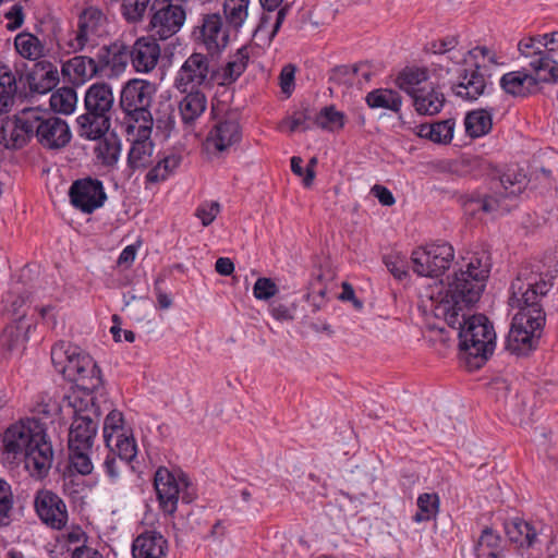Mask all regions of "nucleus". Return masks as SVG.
<instances>
[{"instance_id": "1", "label": "nucleus", "mask_w": 558, "mask_h": 558, "mask_svg": "<svg viewBox=\"0 0 558 558\" xmlns=\"http://www.w3.org/2000/svg\"><path fill=\"white\" fill-rule=\"evenodd\" d=\"M550 271L521 270L510 286L509 305L518 308L506 340V350L518 356L536 350L546 324L545 304L555 294Z\"/></svg>"}, {"instance_id": "2", "label": "nucleus", "mask_w": 558, "mask_h": 558, "mask_svg": "<svg viewBox=\"0 0 558 558\" xmlns=\"http://www.w3.org/2000/svg\"><path fill=\"white\" fill-rule=\"evenodd\" d=\"M471 306L445 299L436 306L435 315L444 317L450 328L458 330L459 349L468 368L478 369L495 351L496 332L485 315L466 316L464 310Z\"/></svg>"}, {"instance_id": "3", "label": "nucleus", "mask_w": 558, "mask_h": 558, "mask_svg": "<svg viewBox=\"0 0 558 558\" xmlns=\"http://www.w3.org/2000/svg\"><path fill=\"white\" fill-rule=\"evenodd\" d=\"M8 459L23 460L33 477L44 478L52 464L53 450L45 425L36 418L21 420L10 425L3 435Z\"/></svg>"}, {"instance_id": "4", "label": "nucleus", "mask_w": 558, "mask_h": 558, "mask_svg": "<svg viewBox=\"0 0 558 558\" xmlns=\"http://www.w3.org/2000/svg\"><path fill=\"white\" fill-rule=\"evenodd\" d=\"M34 136L45 148L60 149L70 143L72 135L68 123L51 111L25 108L14 117L8 147L22 148Z\"/></svg>"}, {"instance_id": "5", "label": "nucleus", "mask_w": 558, "mask_h": 558, "mask_svg": "<svg viewBox=\"0 0 558 558\" xmlns=\"http://www.w3.org/2000/svg\"><path fill=\"white\" fill-rule=\"evenodd\" d=\"M51 362L57 372L83 391V396H94V391L102 386L99 366L77 345L65 341L57 342L51 348Z\"/></svg>"}, {"instance_id": "6", "label": "nucleus", "mask_w": 558, "mask_h": 558, "mask_svg": "<svg viewBox=\"0 0 558 558\" xmlns=\"http://www.w3.org/2000/svg\"><path fill=\"white\" fill-rule=\"evenodd\" d=\"M492 256L485 250L472 252L465 269L456 271L448 283L445 299L454 300L456 304L474 305L478 302L492 270Z\"/></svg>"}, {"instance_id": "7", "label": "nucleus", "mask_w": 558, "mask_h": 558, "mask_svg": "<svg viewBox=\"0 0 558 558\" xmlns=\"http://www.w3.org/2000/svg\"><path fill=\"white\" fill-rule=\"evenodd\" d=\"M113 102L112 88L108 83L92 84L84 97L86 112L76 119L78 135L88 141L101 140L111 125Z\"/></svg>"}, {"instance_id": "8", "label": "nucleus", "mask_w": 558, "mask_h": 558, "mask_svg": "<svg viewBox=\"0 0 558 558\" xmlns=\"http://www.w3.org/2000/svg\"><path fill=\"white\" fill-rule=\"evenodd\" d=\"M526 177L514 169H507L497 178L492 179V194H472L465 202L466 210L472 214L483 211L486 214L508 213L509 206L505 199L519 196L525 189Z\"/></svg>"}, {"instance_id": "9", "label": "nucleus", "mask_w": 558, "mask_h": 558, "mask_svg": "<svg viewBox=\"0 0 558 558\" xmlns=\"http://www.w3.org/2000/svg\"><path fill=\"white\" fill-rule=\"evenodd\" d=\"M69 405L73 409V422L69 430V449L92 450L102 414L96 397L72 395Z\"/></svg>"}, {"instance_id": "10", "label": "nucleus", "mask_w": 558, "mask_h": 558, "mask_svg": "<svg viewBox=\"0 0 558 558\" xmlns=\"http://www.w3.org/2000/svg\"><path fill=\"white\" fill-rule=\"evenodd\" d=\"M154 487L160 509L168 514H173L178 508V501L191 504L195 497V488L189 476L181 472L175 475L167 468L157 469L154 477Z\"/></svg>"}, {"instance_id": "11", "label": "nucleus", "mask_w": 558, "mask_h": 558, "mask_svg": "<svg viewBox=\"0 0 558 558\" xmlns=\"http://www.w3.org/2000/svg\"><path fill=\"white\" fill-rule=\"evenodd\" d=\"M155 93V85L144 80H131L123 86L120 107L125 113L126 124L154 125L150 107Z\"/></svg>"}, {"instance_id": "12", "label": "nucleus", "mask_w": 558, "mask_h": 558, "mask_svg": "<svg viewBox=\"0 0 558 558\" xmlns=\"http://www.w3.org/2000/svg\"><path fill=\"white\" fill-rule=\"evenodd\" d=\"M210 54L193 52L181 65L174 80V86L179 92L193 88H211L218 80V69L211 64Z\"/></svg>"}, {"instance_id": "13", "label": "nucleus", "mask_w": 558, "mask_h": 558, "mask_svg": "<svg viewBox=\"0 0 558 558\" xmlns=\"http://www.w3.org/2000/svg\"><path fill=\"white\" fill-rule=\"evenodd\" d=\"M454 257V250L448 242L426 244L413 250L412 269L421 277L438 278L449 269Z\"/></svg>"}, {"instance_id": "14", "label": "nucleus", "mask_w": 558, "mask_h": 558, "mask_svg": "<svg viewBox=\"0 0 558 558\" xmlns=\"http://www.w3.org/2000/svg\"><path fill=\"white\" fill-rule=\"evenodd\" d=\"M457 74V82L451 84V92L463 100L475 101L494 90L493 83L489 82L490 74H486L477 62L459 68Z\"/></svg>"}, {"instance_id": "15", "label": "nucleus", "mask_w": 558, "mask_h": 558, "mask_svg": "<svg viewBox=\"0 0 558 558\" xmlns=\"http://www.w3.org/2000/svg\"><path fill=\"white\" fill-rule=\"evenodd\" d=\"M150 10L154 12L149 22L150 31L162 40L177 34L186 17L183 7L173 3V0H154Z\"/></svg>"}, {"instance_id": "16", "label": "nucleus", "mask_w": 558, "mask_h": 558, "mask_svg": "<svg viewBox=\"0 0 558 558\" xmlns=\"http://www.w3.org/2000/svg\"><path fill=\"white\" fill-rule=\"evenodd\" d=\"M71 204L84 214H93L107 201L104 184L95 178L78 179L69 190Z\"/></svg>"}, {"instance_id": "17", "label": "nucleus", "mask_w": 558, "mask_h": 558, "mask_svg": "<svg viewBox=\"0 0 558 558\" xmlns=\"http://www.w3.org/2000/svg\"><path fill=\"white\" fill-rule=\"evenodd\" d=\"M34 508L40 521L48 527L61 531L66 526L69 520L66 505L52 490H37L34 498Z\"/></svg>"}, {"instance_id": "18", "label": "nucleus", "mask_w": 558, "mask_h": 558, "mask_svg": "<svg viewBox=\"0 0 558 558\" xmlns=\"http://www.w3.org/2000/svg\"><path fill=\"white\" fill-rule=\"evenodd\" d=\"M543 529L542 522L526 521L519 517L504 521V531L508 541L520 550L538 548L542 544Z\"/></svg>"}, {"instance_id": "19", "label": "nucleus", "mask_w": 558, "mask_h": 558, "mask_svg": "<svg viewBox=\"0 0 558 558\" xmlns=\"http://www.w3.org/2000/svg\"><path fill=\"white\" fill-rule=\"evenodd\" d=\"M197 39L205 46L210 57L219 54L228 46L230 40L228 25L225 27L219 13H208L202 16L197 26Z\"/></svg>"}, {"instance_id": "20", "label": "nucleus", "mask_w": 558, "mask_h": 558, "mask_svg": "<svg viewBox=\"0 0 558 558\" xmlns=\"http://www.w3.org/2000/svg\"><path fill=\"white\" fill-rule=\"evenodd\" d=\"M154 125H135L129 123L125 125L128 135H132L133 143L128 155V165L131 169H143L151 162V155L154 144L150 141V135Z\"/></svg>"}, {"instance_id": "21", "label": "nucleus", "mask_w": 558, "mask_h": 558, "mask_svg": "<svg viewBox=\"0 0 558 558\" xmlns=\"http://www.w3.org/2000/svg\"><path fill=\"white\" fill-rule=\"evenodd\" d=\"M129 62V46L122 40L105 45L97 51V64L101 68L102 75L119 76L125 71Z\"/></svg>"}, {"instance_id": "22", "label": "nucleus", "mask_w": 558, "mask_h": 558, "mask_svg": "<svg viewBox=\"0 0 558 558\" xmlns=\"http://www.w3.org/2000/svg\"><path fill=\"white\" fill-rule=\"evenodd\" d=\"M104 21L105 16L99 9L94 7L85 9L78 17L75 36L69 41V47L72 51H82L89 43L90 37L100 36V28Z\"/></svg>"}, {"instance_id": "23", "label": "nucleus", "mask_w": 558, "mask_h": 558, "mask_svg": "<svg viewBox=\"0 0 558 558\" xmlns=\"http://www.w3.org/2000/svg\"><path fill=\"white\" fill-rule=\"evenodd\" d=\"M130 62L136 72L148 73L157 64L160 47L155 38L141 37L129 46Z\"/></svg>"}, {"instance_id": "24", "label": "nucleus", "mask_w": 558, "mask_h": 558, "mask_svg": "<svg viewBox=\"0 0 558 558\" xmlns=\"http://www.w3.org/2000/svg\"><path fill=\"white\" fill-rule=\"evenodd\" d=\"M168 541L158 531H144L132 543L133 558H167Z\"/></svg>"}, {"instance_id": "25", "label": "nucleus", "mask_w": 558, "mask_h": 558, "mask_svg": "<svg viewBox=\"0 0 558 558\" xmlns=\"http://www.w3.org/2000/svg\"><path fill=\"white\" fill-rule=\"evenodd\" d=\"M241 138L242 129L234 114L225 116L215 124L208 135V141H210L214 147L219 151L228 149L239 143Z\"/></svg>"}, {"instance_id": "26", "label": "nucleus", "mask_w": 558, "mask_h": 558, "mask_svg": "<svg viewBox=\"0 0 558 558\" xmlns=\"http://www.w3.org/2000/svg\"><path fill=\"white\" fill-rule=\"evenodd\" d=\"M26 83L32 93L46 94L59 83L58 69L49 61H38L26 73Z\"/></svg>"}, {"instance_id": "27", "label": "nucleus", "mask_w": 558, "mask_h": 558, "mask_svg": "<svg viewBox=\"0 0 558 558\" xmlns=\"http://www.w3.org/2000/svg\"><path fill=\"white\" fill-rule=\"evenodd\" d=\"M63 76L76 85L84 84L94 76L102 75L101 68L97 64V57L75 56L62 64Z\"/></svg>"}, {"instance_id": "28", "label": "nucleus", "mask_w": 558, "mask_h": 558, "mask_svg": "<svg viewBox=\"0 0 558 558\" xmlns=\"http://www.w3.org/2000/svg\"><path fill=\"white\" fill-rule=\"evenodd\" d=\"M259 3L264 13L259 19L258 25L255 29V35L267 28L271 20L270 13L276 11L275 23L272 25V29L268 34V41L270 43L279 33L287 15L292 9V3L284 2V0H259Z\"/></svg>"}, {"instance_id": "29", "label": "nucleus", "mask_w": 558, "mask_h": 558, "mask_svg": "<svg viewBox=\"0 0 558 558\" xmlns=\"http://www.w3.org/2000/svg\"><path fill=\"white\" fill-rule=\"evenodd\" d=\"M501 89L513 97H527L538 92L536 80L525 69L505 73L500 78Z\"/></svg>"}, {"instance_id": "30", "label": "nucleus", "mask_w": 558, "mask_h": 558, "mask_svg": "<svg viewBox=\"0 0 558 558\" xmlns=\"http://www.w3.org/2000/svg\"><path fill=\"white\" fill-rule=\"evenodd\" d=\"M32 324L23 323V315L13 324L8 325L0 335V352L9 355L24 348L28 340Z\"/></svg>"}, {"instance_id": "31", "label": "nucleus", "mask_w": 558, "mask_h": 558, "mask_svg": "<svg viewBox=\"0 0 558 558\" xmlns=\"http://www.w3.org/2000/svg\"><path fill=\"white\" fill-rule=\"evenodd\" d=\"M529 65L533 71L537 87L539 83H556L558 81V62L550 57L549 51L541 50L537 47L533 51Z\"/></svg>"}, {"instance_id": "32", "label": "nucleus", "mask_w": 558, "mask_h": 558, "mask_svg": "<svg viewBox=\"0 0 558 558\" xmlns=\"http://www.w3.org/2000/svg\"><path fill=\"white\" fill-rule=\"evenodd\" d=\"M498 110V106H487L469 111L464 118L466 134L472 138L488 134L493 128V114Z\"/></svg>"}, {"instance_id": "33", "label": "nucleus", "mask_w": 558, "mask_h": 558, "mask_svg": "<svg viewBox=\"0 0 558 558\" xmlns=\"http://www.w3.org/2000/svg\"><path fill=\"white\" fill-rule=\"evenodd\" d=\"M180 101L179 110L184 123H193L207 108V97L199 88H193L186 92Z\"/></svg>"}, {"instance_id": "34", "label": "nucleus", "mask_w": 558, "mask_h": 558, "mask_svg": "<svg viewBox=\"0 0 558 558\" xmlns=\"http://www.w3.org/2000/svg\"><path fill=\"white\" fill-rule=\"evenodd\" d=\"M505 545L502 537L492 527L483 529L475 553L478 558H505Z\"/></svg>"}, {"instance_id": "35", "label": "nucleus", "mask_w": 558, "mask_h": 558, "mask_svg": "<svg viewBox=\"0 0 558 558\" xmlns=\"http://www.w3.org/2000/svg\"><path fill=\"white\" fill-rule=\"evenodd\" d=\"M17 80L9 65L0 62V111L9 113L15 104Z\"/></svg>"}, {"instance_id": "36", "label": "nucleus", "mask_w": 558, "mask_h": 558, "mask_svg": "<svg viewBox=\"0 0 558 558\" xmlns=\"http://www.w3.org/2000/svg\"><path fill=\"white\" fill-rule=\"evenodd\" d=\"M413 99V106L421 116H434L440 112L445 105V96L435 88L426 89L422 87Z\"/></svg>"}, {"instance_id": "37", "label": "nucleus", "mask_w": 558, "mask_h": 558, "mask_svg": "<svg viewBox=\"0 0 558 558\" xmlns=\"http://www.w3.org/2000/svg\"><path fill=\"white\" fill-rule=\"evenodd\" d=\"M250 52L247 46L239 48L222 69L221 75H218L221 78V81H218V84L227 86L234 83L245 72Z\"/></svg>"}, {"instance_id": "38", "label": "nucleus", "mask_w": 558, "mask_h": 558, "mask_svg": "<svg viewBox=\"0 0 558 558\" xmlns=\"http://www.w3.org/2000/svg\"><path fill=\"white\" fill-rule=\"evenodd\" d=\"M365 101L372 109L383 108L396 113L400 112L402 106L401 95L390 88H377L369 92L365 97Z\"/></svg>"}, {"instance_id": "39", "label": "nucleus", "mask_w": 558, "mask_h": 558, "mask_svg": "<svg viewBox=\"0 0 558 558\" xmlns=\"http://www.w3.org/2000/svg\"><path fill=\"white\" fill-rule=\"evenodd\" d=\"M454 120L447 119L432 124H421L417 135L434 143L448 144L453 137Z\"/></svg>"}, {"instance_id": "40", "label": "nucleus", "mask_w": 558, "mask_h": 558, "mask_svg": "<svg viewBox=\"0 0 558 558\" xmlns=\"http://www.w3.org/2000/svg\"><path fill=\"white\" fill-rule=\"evenodd\" d=\"M14 47L16 52L24 59L37 61L45 56V45L35 35L22 32L15 36Z\"/></svg>"}, {"instance_id": "41", "label": "nucleus", "mask_w": 558, "mask_h": 558, "mask_svg": "<svg viewBox=\"0 0 558 558\" xmlns=\"http://www.w3.org/2000/svg\"><path fill=\"white\" fill-rule=\"evenodd\" d=\"M428 78L427 71L421 68H405L397 78L396 84L405 92L411 98L422 88L418 85Z\"/></svg>"}, {"instance_id": "42", "label": "nucleus", "mask_w": 558, "mask_h": 558, "mask_svg": "<svg viewBox=\"0 0 558 558\" xmlns=\"http://www.w3.org/2000/svg\"><path fill=\"white\" fill-rule=\"evenodd\" d=\"M250 2L251 0H225L223 14L228 27L239 32L248 16Z\"/></svg>"}, {"instance_id": "43", "label": "nucleus", "mask_w": 558, "mask_h": 558, "mask_svg": "<svg viewBox=\"0 0 558 558\" xmlns=\"http://www.w3.org/2000/svg\"><path fill=\"white\" fill-rule=\"evenodd\" d=\"M77 102L76 92L73 87H61L50 96L52 113L70 114Z\"/></svg>"}, {"instance_id": "44", "label": "nucleus", "mask_w": 558, "mask_h": 558, "mask_svg": "<svg viewBox=\"0 0 558 558\" xmlns=\"http://www.w3.org/2000/svg\"><path fill=\"white\" fill-rule=\"evenodd\" d=\"M129 430L124 426V417L122 412L113 409L111 410L104 422V440L106 447L109 450H113V440L122 433H128Z\"/></svg>"}, {"instance_id": "45", "label": "nucleus", "mask_w": 558, "mask_h": 558, "mask_svg": "<svg viewBox=\"0 0 558 558\" xmlns=\"http://www.w3.org/2000/svg\"><path fill=\"white\" fill-rule=\"evenodd\" d=\"M315 125L329 132L339 131L344 126V113L333 105L326 106L315 113Z\"/></svg>"}, {"instance_id": "46", "label": "nucleus", "mask_w": 558, "mask_h": 558, "mask_svg": "<svg viewBox=\"0 0 558 558\" xmlns=\"http://www.w3.org/2000/svg\"><path fill=\"white\" fill-rule=\"evenodd\" d=\"M417 512L413 515L414 522H424L434 519L439 509V497L437 494L424 493L417 498Z\"/></svg>"}, {"instance_id": "47", "label": "nucleus", "mask_w": 558, "mask_h": 558, "mask_svg": "<svg viewBox=\"0 0 558 558\" xmlns=\"http://www.w3.org/2000/svg\"><path fill=\"white\" fill-rule=\"evenodd\" d=\"M112 453L117 454L124 463H130L137 453V446L132 432L122 433L113 440Z\"/></svg>"}, {"instance_id": "48", "label": "nucleus", "mask_w": 558, "mask_h": 558, "mask_svg": "<svg viewBox=\"0 0 558 558\" xmlns=\"http://www.w3.org/2000/svg\"><path fill=\"white\" fill-rule=\"evenodd\" d=\"M98 147L96 148L97 158L105 166H113L119 160L121 145L116 137H101Z\"/></svg>"}, {"instance_id": "49", "label": "nucleus", "mask_w": 558, "mask_h": 558, "mask_svg": "<svg viewBox=\"0 0 558 558\" xmlns=\"http://www.w3.org/2000/svg\"><path fill=\"white\" fill-rule=\"evenodd\" d=\"M31 295L32 293L26 289L10 291L4 300L7 311L16 316V319L23 315V323H26V311L23 307L31 302Z\"/></svg>"}, {"instance_id": "50", "label": "nucleus", "mask_w": 558, "mask_h": 558, "mask_svg": "<svg viewBox=\"0 0 558 558\" xmlns=\"http://www.w3.org/2000/svg\"><path fill=\"white\" fill-rule=\"evenodd\" d=\"M284 123L289 125L290 132L298 130L305 132L315 125V112L308 105L302 106Z\"/></svg>"}, {"instance_id": "51", "label": "nucleus", "mask_w": 558, "mask_h": 558, "mask_svg": "<svg viewBox=\"0 0 558 558\" xmlns=\"http://www.w3.org/2000/svg\"><path fill=\"white\" fill-rule=\"evenodd\" d=\"M388 271L397 279L403 280L408 277V262L405 257L399 253L387 254L383 258Z\"/></svg>"}, {"instance_id": "52", "label": "nucleus", "mask_w": 558, "mask_h": 558, "mask_svg": "<svg viewBox=\"0 0 558 558\" xmlns=\"http://www.w3.org/2000/svg\"><path fill=\"white\" fill-rule=\"evenodd\" d=\"M151 0H122V13L128 22L141 21Z\"/></svg>"}, {"instance_id": "53", "label": "nucleus", "mask_w": 558, "mask_h": 558, "mask_svg": "<svg viewBox=\"0 0 558 558\" xmlns=\"http://www.w3.org/2000/svg\"><path fill=\"white\" fill-rule=\"evenodd\" d=\"M70 464L82 475H88L93 471V463L89 458L90 450L69 449Z\"/></svg>"}, {"instance_id": "54", "label": "nucleus", "mask_w": 558, "mask_h": 558, "mask_svg": "<svg viewBox=\"0 0 558 558\" xmlns=\"http://www.w3.org/2000/svg\"><path fill=\"white\" fill-rule=\"evenodd\" d=\"M278 292L277 284L266 277L258 278L253 287V294L257 300L267 301Z\"/></svg>"}, {"instance_id": "55", "label": "nucleus", "mask_w": 558, "mask_h": 558, "mask_svg": "<svg viewBox=\"0 0 558 558\" xmlns=\"http://www.w3.org/2000/svg\"><path fill=\"white\" fill-rule=\"evenodd\" d=\"M13 508V494L10 484L0 478V522L9 518Z\"/></svg>"}, {"instance_id": "56", "label": "nucleus", "mask_w": 558, "mask_h": 558, "mask_svg": "<svg viewBox=\"0 0 558 558\" xmlns=\"http://www.w3.org/2000/svg\"><path fill=\"white\" fill-rule=\"evenodd\" d=\"M440 57H441V60L436 65L439 68V70H445L446 73L451 72V69L448 66L449 61H451L452 63H454L457 65H461L460 68L470 64L468 62V57H469L468 51L463 52L461 50H458L457 48H454L451 52H447L446 56H440Z\"/></svg>"}, {"instance_id": "57", "label": "nucleus", "mask_w": 558, "mask_h": 558, "mask_svg": "<svg viewBox=\"0 0 558 558\" xmlns=\"http://www.w3.org/2000/svg\"><path fill=\"white\" fill-rule=\"evenodd\" d=\"M220 211L218 202H209L199 205L196 209L195 216L202 220L204 227L209 226Z\"/></svg>"}, {"instance_id": "58", "label": "nucleus", "mask_w": 558, "mask_h": 558, "mask_svg": "<svg viewBox=\"0 0 558 558\" xmlns=\"http://www.w3.org/2000/svg\"><path fill=\"white\" fill-rule=\"evenodd\" d=\"M295 65L289 63L284 65L281 69L280 75H279V85L281 87V90L287 96H290L292 92L294 90V78H295Z\"/></svg>"}, {"instance_id": "59", "label": "nucleus", "mask_w": 558, "mask_h": 558, "mask_svg": "<svg viewBox=\"0 0 558 558\" xmlns=\"http://www.w3.org/2000/svg\"><path fill=\"white\" fill-rule=\"evenodd\" d=\"M459 39L457 36H446L439 40L430 43L429 50L439 56H446L447 52H451L457 48Z\"/></svg>"}, {"instance_id": "60", "label": "nucleus", "mask_w": 558, "mask_h": 558, "mask_svg": "<svg viewBox=\"0 0 558 558\" xmlns=\"http://www.w3.org/2000/svg\"><path fill=\"white\" fill-rule=\"evenodd\" d=\"M4 17L8 20L7 28L9 31L20 28L25 19L23 7L20 3L13 4L10 10L4 13Z\"/></svg>"}, {"instance_id": "61", "label": "nucleus", "mask_w": 558, "mask_h": 558, "mask_svg": "<svg viewBox=\"0 0 558 558\" xmlns=\"http://www.w3.org/2000/svg\"><path fill=\"white\" fill-rule=\"evenodd\" d=\"M371 192L384 206H392L396 203L395 196L390 190L384 185L375 184Z\"/></svg>"}, {"instance_id": "62", "label": "nucleus", "mask_w": 558, "mask_h": 558, "mask_svg": "<svg viewBox=\"0 0 558 558\" xmlns=\"http://www.w3.org/2000/svg\"><path fill=\"white\" fill-rule=\"evenodd\" d=\"M270 313L274 316V318H276L277 320H291V319H293V315H292L291 310L288 306H286V305H283L281 303L274 302L270 305Z\"/></svg>"}, {"instance_id": "63", "label": "nucleus", "mask_w": 558, "mask_h": 558, "mask_svg": "<svg viewBox=\"0 0 558 558\" xmlns=\"http://www.w3.org/2000/svg\"><path fill=\"white\" fill-rule=\"evenodd\" d=\"M136 256V246L135 245H128L120 254L118 258V265L119 266H125L126 268L130 267Z\"/></svg>"}, {"instance_id": "64", "label": "nucleus", "mask_w": 558, "mask_h": 558, "mask_svg": "<svg viewBox=\"0 0 558 558\" xmlns=\"http://www.w3.org/2000/svg\"><path fill=\"white\" fill-rule=\"evenodd\" d=\"M72 558H104L96 549L81 546L74 549Z\"/></svg>"}]
</instances>
